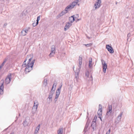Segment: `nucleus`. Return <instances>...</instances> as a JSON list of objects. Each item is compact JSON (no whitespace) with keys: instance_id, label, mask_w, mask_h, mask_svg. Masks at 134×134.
<instances>
[{"instance_id":"56","label":"nucleus","mask_w":134,"mask_h":134,"mask_svg":"<svg viewBox=\"0 0 134 134\" xmlns=\"http://www.w3.org/2000/svg\"><path fill=\"white\" fill-rule=\"evenodd\" d=\"M79 20V19H78V20Z\"/></svg>"},{"instance_id":"30","label":"nucleus","mask_w":134,"mask_h":134,"mask_svg":"<svg viewBox=\"0 0 134 134\" xmlns=\"http://www.w3.org/2000/svg\"><path fill=\"white\" fill-rule=\"evenodd\" d=\"M92 45V43H90L87 44H85V46H86L87 47H90Z\"/></svg>"},{"instance_id":"28","label":"nucleus","mask_w":134,"mask_h":134,"mask_svg":"<svg viewBox=\"0 0 134 134\" xmlns=\"http://www.w3.org/2000/svg\"><path fill=\"white\" fill-rule=\"evenodd\" d=\"M40 16H39L37 17V24H38V21L40 19Z\"/></svg>"},{"instance_id":"27","label":"nucleus","mask_w":134,"mask_h":134,"mask_svg":"<svg viewBox=\"0 0 134 134\" xmlns=\"http://www.w3.org/2000/svg\"><path fill=\"white\" fill-rule=\"evenodd\" d=\"M21 33L22 34V35L23 36H25L26 35V32H25L24 31V30H23L21 31Z\"/></svg>"},{"instance_id":"15","label":"nucleus","mask_w":134,"mask_h":134,"mask_svg":"<svg viewBox=\"0 0 134 134\" xmlns=\"http://www.w3.org/2000/svg\"><path fill=\"white\" fill-rule=\"evenodd\" d=\"M79 68H81V64H82V57L80 56L79 57Z\"/></svg>"},{"instance_id":"51","label":"nucleus","mask_w":134,"mask_h":134,"mask_svg":"<svg viewBox=\"0 0 134 134\" xmlns=\"http://www.w3.org/2000/svg\"><path fill=\"white\" fill-rule=\"evenodd\" d=\"M94 119H97V117H96V116H95L94 118Z\"/></svg>"},{"instance_id":"36","label":"nucleus","mask_w":134,"mask_h":134,"mask_svg":"<svg viewBox=\"0 0 134 134\" xmlns=\"http://www.w3.org/2000/svg\"><path fill=\"white\" fill-rule=\"evenodd\" d=\"M52 95H50V94L49 95V97H48V98H49L50 100H51V99H52Z\"/></svg>"},{"instance_id":"22","label":"nucleus","mask_w":134,"mask_h":134,"mask_svg":"<svg viewBox=\"0 0 134 134\" xmlns=\"http://www.w3.org/2000/svg\"><path fill=\"white\" fill-rule=\"evenodd\" d=\"M69 21H70L71 23H73L75 20V19L73 18H72L70 17L69 18Z\"/></svg>"},{"instance_id":"19","label":"nucleus","mask_w":134,"mask_h":134,"mask_svg":"<svg viewBox=\"0 0 134 134\" xmlns=\"http://www.w3.org/2000/svg\"><path fill=\"white\" fill-rule=\"evenodd\" d=\"M123 114V112H122L118 116L117 120H119V121H120L121 118V116Z\"/></svg>"},{"instance_id":"44","label":"nucleus","mask_w":134,"mask_h":134,"mask_svg":"<svg viewBox=\"0 0 134 134\" xmlns=\"http://www.w3.org/2000/svg\"><path fill=\"white\" fill-rule=\"evenodd\" d=\"M92 63V58H91L89 60V63Z\"/></svg>"},{"instance_id":"41","label":"nucleus","mask_w":134,"mask_h":134,"mask_svg":"<svg viewBox=\"0 0 134 134\" xmlns=\"http://www.w3.org/2000/svg\"><path fill=\"white\" fill-rule=\"evenodd\" d=\"M47 85V82H43V85L44 86H46Z\"/></svg>"},{"instance_id":"3","label":"nucleus","mask_w":134,"mask_h":134,"mask_svg":"<svg viewBox=\"0 0 134 134\" xmlns=\"http://www.w3.org/2000/svg\"><path fill=\"white\" fill-rule=\"evenodd\" d=\"M38 104L37 102H34V105L32 108V112L33 113H35L36 111Z\"/></svg>"},{"instance_id":"9","label":"nucleus","mask_w":134,"mask_h":134,"mask_svg":"<svg viewBox=\"0 0 134 134\" xmlns=\"http://www.w3.org/2000/svg\"><path fill=\"white\" fill-rule=\"evenodd\" d=\"M55 46H53L51 50V52L49 55L50 57H51L53 56L55 52Z\"/></svg>"},{"instance_id":"58","label":"nucleus","mask_w":134,"mask_h":134,"mask_svg":"<svg viewBox=\"0 0 134 134\" xmlns=\"http://www.w3.org/2000/svg\"><path fill=\"white\" fill-rule=\"evenodd\" d=\"M76 15H77H77H78V14H77Z\"/></svg>"},{"instance_id":"57","label":"nucleus","mask_w":134,"mask_h":134,"mask_svg":"<svg viewBox=\"0 0 134 134\" xmlns=\"http://www.w3.org/2000/svg\"><path fill=\"white\" fill-rule=\"evenodd\" d=\"M10 134H13L12 133H11Z\"/></svg>"},{"instance_id":"45","label":"nucleus","mask_w":134,"mask_h":134,"mask_svg":"<svg viewBox=\"0 0 134 134\" xmlns=\"http://www.w3.org/2000/svg\"><path fill=\"white\" fill-rule=\"evenodd\" d=\"M96 119H93L92 122H96Z\"/></svg>"},{"instance_id":"18","label":"nucleus","mask_w":134,"mask_h":134,"mask_svg":"<svg viewBox=\"0 0 134 134\" xmlns=\"http://www.w3.org/2000/svg\"><path fill=\"white\" fill-rule=\"evenodd\" d=\"M40 125L39 124L38 125V126L36 127L35 131V133L36 134L38 132V131L39 130Z\"/></svg>"},{"instance_id":"55","label":"nucleus","mask_w":134,"mask_h":134,"mask_svg":"<svg viewBox=\"0 0 134 134\" xmlns=\"http://www.w3.org/2000/svg\"><path fill=\"white\" fill-rule=\"evenodd\" d=\"M87 114H88V112L87 113Z\"/></svg>"},{"instance_id":"50","label":"nucleus","mask_w":134,"mask_h":134,"mask_svg":"<svg viewBox=\"0 0 134 134\" xmlns=\"http://www.w3.org/2000/svg\"><path fill=\"white\" fill-rule=\"evenodd\" d=\"M4 63H3L2 64H1V65H2V66H3L4 65Z\"/></svg>"},{"instance_id":"16","label":"nucleus","mask_w":134,"mask_h":134,"mask_svg":"<svg viewBox=\"0 0 134 134\" xmlns=\"http://www.w3.org/2000/svg\"><path fill=\"white\" fill-rule=\"evenodd\" d=\"M58 92H59V88L57 89L56 92V94L54 99V101L55 102L57 101L58 98L59 97V94L58 93Z\"/></svg>"},{"instance_id":"14","label":"nucleus","mask_w":134,"mask_h":134,"mask_svg":"<svg viewBox=\"0 0 134 134\" xmlns=\"http://www.w3.org/2000/svg\"><path fill=\"white\" fill-rule=\"evenodd\" d=\"M71 24L70 23H68L64 27V31H66L68 29L69 27L71 25Z\"/></svg>"},{"instance_id":"35","label":"nucleus","mask_w":134,"mask_h":134,"mask_svg":"<svg viewBox=\"0 0 134 134\" xmlns=\"http://www.w3.org/2000/svg\"><path fill=\"white\" fill-rule=\"evenodd\" d=\"M75 78L76 79V80H77L78 79V75H77V74H75Z\"/></svg>"},{"instance_id":"42","label":"nucleus","mask_w":134,"mask_h":134,"mask_svg":"<svg viewBox=\"0 0 134 134\" xmlns=\"http://www.w3.org/2000/svg\"><path fill=\"white\" fill-rule=\"evenodd\" d=\"M120 121H119V120H115V123H116V124H117L119 123Z\"/></svg>"},{"instance_id":"5","label":"nucleus","mask_w":134,"mask_h":134,"mask_svg":"<svg viewBox=\"0 0 134 134\" xmlns=\"http://www.w3.org/2000/svg\"><path fill=\"white\" fill-rule=\"evenodd\" d=\"M3 84H4V80H2L1 81L0 84V94H2L3 93Z\"/></svg>"},{"instance_id":"11","label":"nucleus","mask_w":134,"mask_h":134,"mask_svg":"<svg viewBox=\"0 0 134 134\" xmlns=\"http://www.w3.org/2000/svg\"><path fill=\"white\" fill-rule=\"evenodd\" d=\"M91 127H92L93 131L95 130L96 129V122H92Z\"/></svg>"},{"instance_id":"13","label":"nucleus","mask_w":134,"mask_h":134,"mask_svg":"<svg viewBox=\"0 0 134 134\" xmlns=\"http://www.w3.org/2000/svg\"><path fill=\"white\" fill-rule=\"evenodd\" d=\"M90 122V121L88 120L83 130V131H84L85 132H86L87 131V129L89 124Z\"/></svg>"},{"instance_id":"4","label":"nucleus","mask_w":134,"mask_h":134,"mask_svg":"<svg viewBox=\"0 0 134 134\" xmlns=\"http://www.w3.org/2000/svg\"><path fill=\"white\" fill-rule=\"evenodd\" d=\"M75 5V3H72V4H70L65 8V11H67L68 12V11L73 8Z\"/></svg>"},{"instance_id":"1","label":"nucleus","mask_w":134,"mask_h":134,"mask_svg":"<svg viewBox=\"0 0 134 134\" xmlns=\"http://www.w3.org/2000/svg\"><path fill=\"white\" fill-rule=\"evenodd\" d=\"M32 60V57H31L30 58H29L28 62L27 64H26L25 63L26 61L27 60L26 59L23 63V64L22 65L23 67H26V68L25 69V71L28 72L32 70L33 65L35 63V60Z\"/></svg>"},{"instance_id":"46","label":"nucleus","mask_w":134,"mask_h":134,"mask_svg":"<svg viewBox=\"0 0 134 134\" xmlns=\"http://www.w3.org/2000/svg\"><path fill=\"white\" fill-rule=\"evenodd\" d=\"M101 116H98V118H100L101 121H102V118H101Z\"/></svg>"},{"instance_id":"21","label":"nucleus","mask_w":134,"mask_h":134,"mask_svg":"<svg viewBox=\"0 0 134 134\" xmlns=\"http://www.w3.org/2000/svg\"><path fill=\"white\" fill-rule=\"evenodd\" d=\"M80 69L81 68H79L76 69V70L75 72V74H77V75L79 74Z\"/></svg>"},{"instance_id":"31","label":"nucleus","mask_w":134,"mask_h":134,"mask_svg":"<svg viewBox=\"0 0 134 134\" xmlns=\"http://www.w3.org/2000/svg\"><path fill=\"white\" fill-rule=\"evenodd\" d=\"M131 36V34L130 33H129L128 34H127V41H128V39L129 38V37H130V36Z\"/></svg>"},{"instance_id":"10","label":"nucleus","mask_w":134,"mask_h":134,"mask_svg":"<svg viewBox=\"0 0 134 134\" xmlns=\"http://www.w3.org/2000/svg\"><path fill=\"white\" fill-rule=\"evenodd\" d=\"M112 107L111 105H108V111L107 112L106 115H109L111 114L112 112Z\"/></svg>"},{"instance_id":"23","label":"nucleus","mask_w":134,"mask_h":134,"mask_svg":"<svg viewBox=\"0 0 134 134\" xmlns=\"http://www.w3.org/2000/svg\"><path fill=\"white\" fill-rule=\"evenodd\" d=\"M28 124L26 120H25L23 123V125L24 127L27 126L28 125Z\"/></svg>"},{"instance_id":"26","label":"nucleus","mask_w":134,"mask_h":134,"mask_svg":"<svg viewBox=\"0 0 134 134\" xmlns=\"http://www.w3.org/2000/svg\"><path fill=\"white\" fill-rule=\"evenodd\" d=\"M56 86V85H55L54 84L53 85V87L52 88V89H51V92L53 91H54V90H55V87Z\"/></svg>"},{"instance_id":"40","label":"nucleus","mask_w":134,"mask_h":134,"mask_svg":"<svg viewBox=\"0 0 134 134\" xmlns=\"http://www.w3.org/2000/svg\"><path fill=\"white\" fill-rule=\"evenodd\" d=\"M30 57V58H31V57H32V58L33 57L32 55V54H31L30 55H28L27 56V58H29Z\"/></svg>"},{"instance_id":"47","label":"nucleus","mask_w":134,"mask_h":134,"mask_svg":"<svg viewBox=\"0 0 134 134\" xmlns=\"http://www.w3.org/2000/svg\"><path fill=\"white\" fill-rule=\"evenodd\" d=\"M74 16H75V15H73L72 16H71V17H70L71 18H74V19H75V18L74 17Z\"/></svg>"},{"instance_id":"52","label":"nucleus","mask_w":134,"mask_h":134,"mask_svg":"<svg viewBox=\"0 0 134 134\" xmlns=\"http://www.w3.org/2000/svg\"><path fill=\"white\" fill-rule=\"evenodd\" d=\"M110 129L109 130H108V131H109V133H110Z\"/></svg>"},{"instance_id":"29","label":"nucleus","mask_w":134,"mask_h":134,"mask_svg":"<svg viewBox=\"0 0 134 134\" xmlns=\"http://www.w3.org/2000/svg\"><path fill=\"white\" fill-rule=\"evenodd\" d=\"M98 110H102V106L100 104L99 105V109Z\"/></svg>"},{"instance_id":"25","label":"nucleus","mask_w":134,"mask_h":134,"mask_svg":"<svg viewBox=\"0 0 134 134\" xmlns=\"http://www.w3.org/2000/svg\"><path fill=\"white\" fill-rule=\"evenodd\" d=\"M89 71H87L85 73V75L87 77V79H88L89 78Z\"/></svg>"},{"instance_id":"2","label":"nucleus","mask_w":134,"mask_h":134,"mask_svg":"<svg viewBox=\"0 0 134 134\" xmlns=\"http://www.w3.org/2000/svg\"><path fill=\"white\" fill-rule=\"evenodd\" d=\"M101 61L102 65L103 72L104 73H105L106 72V69L107 68V65L105 61L103 59H101Z\"/></svg>"},{"instance_id":"39","label":"nucleus","mask_w":134,"mask_h":134,"mask_svg":"<svg viewBox=\"0 0 134 134\" xmlns=\"http://www.w3.org/2000/svg\"><path fill=\"white\" fill-rule=\"evenodd\" d=\"M79 0H76V1H75L74 3H75V5H76V4L79 1Z\"/></svg>"},{"instance_id":"37","label":"nucleus","mask_w":134,"mask_h":134,"mask_svg":"<svg viewBox=\"0 0 134 134\" xmlns=\"http://www.w3.org/2000/svg\"><path fill=\"white\" fill-rule=\"evenodd\" d=\"M7 58H5L3 62V63H5L7 61Z\"/></svg>"},{"instance_id":"49","label":"nucleus","mask_w":134,"mask_h":134,"mask_svg":"<svg viewBox=\"0 0 134 134\" xmlns=\"http://www.w3.org/2000/svg\"><path fill=\"white\" fill-rule=\"evenodd\" d=\"M110 134V133H109V131H107L106 132V134Z\"/></svg>"},{"instance_id":"7","label":"nucleus","mask_w":134,"mask_h":134,"mask_svg":"<svg viewBox=\"0 0 134 134\" xmlns=\"http://www.w3.org/2000/svg\"><path fill=\"white\" fill-rule=\"evenodd\" d=\"M106 48L110 53H113L114 52L113 49L112 47L109 45H106Z\"/></svg>"},{"instance_id":"32","label":"nucleus","mask_w":134,"mask_h":134,"mask_svg":"<svg viewBox=\"0 0 134 134\" xmlns=\"http://www.w3.org/2000/svg\"><path fill=\"white\" fill-rule=\"evenodd\" d=\"M92 67V63H89V68H91Z\"/></svg>"},{"instance_id":"34","label":"nucleus","mask_w":134,"mask_h":134,"mask_svg":"<svg viewBox=\"0 0 134 134\" xmlns=\"http://www.w3.org/2000/svg\"><path fill=\"white\" fill-rule=\"evenodd\" d=\"M29 29H30L29 28H28L26 30H24V31H25V32H26V34L27 33V32H28V30H29Z\"/></svg>"},{"instance_id":"24","label":"nucleus","mask_w":134,"mask_h":134,"mask_svg":"<svg viewBox=\"0 0 134 134\" xmlns=\"http://www.w3.org/2000/svg\"><path fill=\"white\" fill-rule=\"evenodd\" d=\"M102 110H98V111L97 112V114L99 116H102Z\"/></svg>"},{"instance_id":"33","label":"nucleus","mask_w":134,"mask_h":134,"mask_svg":"<svg viewBox=\"0 0 134 134\" xmlns=\"http://www.w3.org/2000/svg\"><path fill=\"white\" fill-rule=\"evenodd\" d=\"M32 25L33 26L35 27L38 24H37V22H36V23H34L32 24Z\"/></svg>"},{"instance_id":"53","label":"nucleus","mask_w":134,"mask_h":134,"mask_svg":"<svg viewBox=\"0 0 134 134\" xmlns=\"http://www.w3.org/2000/svg\"><path fill=\"white\" fill-rule=\"evenodd\" d=\"M58 134H59V131H58Z\"/></svg>"},{"instance_id":"12","label":"nucleus","mask_w":134,"mask_h":134,"mask_svg":"<svg viewBox=\"0 0 134 134\" xmlns=\"http://www.w3.org/2000/svg\"><path fill=\"white\" fill-rule=\"evenodd\" d=\"M65 128L60 127L59 128V134H63L65 133Z\"/></svg>"},{"instance_id":"48","label":"nucleus","mask_w":134,"mask_h":134,"mask_svg":"<svg viewBox=\"0 0 134 134\" xmlns=\"http://www.w3.org/2000/svg\"><path fill=\"white\" fill-rule=\"evenodd\" d=\"M47 79H45L44 80L43 82H47Z\"/></svg>"},{"instance_id":"20","label":"nucleus","mask_w":134,"mask_h":134,"mask_svg":"<svg viewBox=\"0 0 134 134\" xmlns=\"http://www.w3.org/2000/svg\"><path fill=\"white\" fill-rule=\"evenodd\" d=\"M87 80H88V82H90V81H91L92 83L93 81V79L92 78V76L91 75L90 77H89V78Z\"/></svg>"},{"instance_id":"17","label":"nucleus","mask_w":134,"mask_h":134,"mask_svg":"<svg viewBox=\"0 0 134 134\" xmlns=\"http://www.w3.org/2000/svg\"><path fill=\"white\" fill-rule=\"evenodd\" d=\"M68 12L67 11H65V10L63 11L62 12L59 14V16H62L63 15H64L65 14L67 13Z\"/></svg>"},{"instance_id":"6","label":"nucleus","mask_w":134,"mask_h":134,"mask_svg":"<svg viewBox=\"0 0 134 134\" xmlns=\"http://www.w3.org/2000/svg\"><path fill=\"white\" fill-rule=\"evenodd\" d=\"M101 2V0H97L96 2L94 4V6L96 9L99 8L100 5V4Z\"/></svg>"},{"instance_id":"54","label":"nucleus","mask_w":134,"mask_h":134,"mask_svg":"<svg viewBox=\"0 0 134 134\" xmlns=\"http://www.w3.org/2000/svg\"><path fill=\"white\" fill-rule=\"evenodd\" d=\"M4 25H7V24H4Z\"/></svg>"},{"instance_id":"8","label":"nucleus","mask_w":134,"mask_h":134,"mask_svg":"<svg viewBox=\"0 0 134 134\" xmlns=\"http://www.w3.org/2000/svg\"><path fill=\"white\" fill-rule=\"evenodd\" d=\"M11 77V74H9L7 76L5 80L6 84H8L10 82Z\"/></svg>"},{"instance_id":"43","label":"nucleus","mask_w":134,"mask_h":134,"mask_svg":"<svg viewBox=\"0 0 134 134\" xmlns=\"http://www.w3.org/2000/svg\"><path fill=\"white\" fill-rule=\"evenodd\" d=\"M62 85H61V86L59 87V94H60V89H61V87L62 86Z\"/></svg>"},{"instance_id":"38","label":"nucleus","mask_w":134,"mask_h":134,"mask_svg":"<svg viewBox=\"0 0 134 134\" xmlns=\"http://www.w3.org/2000/svg\"><path fill=\"white\" fill-rule=\"evenodd\" d=\"M7 58H5L3 62V63H5L7 61Z\"/></svg>"}]
</instances>
